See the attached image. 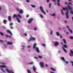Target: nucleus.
Returning a JSON list of instances; mask_svg holds the SVG:
<instances>
[{"mask_svg":"<svg viewBox=\"0 0 73 73\" xmlns=\"http://www.w3.org/2000/svg\"><path fill=\"white\" fill-rule=\"evenodd\" d=\"M52 33H53V31H51V32H50V35H52Z\"/></svg>","mask_w":73,"mask_h":73,"instance_id":"obj_40","label":"nucleus"},{"mask_svg":"<svg viewBox=\"0 0 73 73\" xmlns=\"http://www.w3.org/2000/svg\"><path fill=\"white\" fill-rule=\"evenodd\" d=\"M64 62H65V63H66V64L68 63V62L65 61V60H64Z\"/></svg>","mask_w":73,"mask_h":73,"instance_id":"obj_34","label":"nucleus"},{"mask_svg":"<svg viewBox=\"0 0 73 73\" xmlns=\"http://www.w3.org/2000/svg\"><path fill=\"white\" fill-rule=\"evenodd\" d=\"M8 20L9 21H11V16H8Z\"/></svg>","mask_w":73,"mask_h":73,"instance_id":"obj_14","label":"nucleus"},{"mask_svg":"<svg viewBox=\"0 0 73 73\" xmlns=\"http://www.w3.org/2000/svg\"><path fill=\"white\" fill-rule=\"evenodd\" d=\"M5 36H6V37H8L9 35H6Z\"/></svg>","mask_w":73,"mask_h":73,"instance_id":"obj_48","label":"nucleus"},{"mask_svg":"<svg viewBox=\"0 0 73 73\" xmlns=\"http://www.w3.org/2000/svg\"><path fill=\"white\" fill-rule=\"evenodd\" d=\"M59 30H61V28H60V27H59L58 29Z\"/></svg>","mask_w":73,"mask_h":73,"instance_id":"obj_64","label":"nucleus"},{"mask_svg":"<svg viewBox=\"0 0 73 73\" xmlns=\"http://www.w3.org/2000/svg\"><path fill=\"white\" fill-rule=\"evenodd\" d=\"M38 58H42V57L41 56H38Z\"/></svg>","mask_w":73,"mask_h":73,"instance_id":"obj_51","label":"nucleus"},{"mask_svg":"<svg viewBox=\"0 0 73 73\" xmlns=\"http://www.w3.org/2000/svg\"><path fill=\"white\" fill-rule=\"evenodd\" d=\"M40 66L41 68L44 67V63L42 62H40Z\"/></svg>","mask_w":73,"mask_h":73,"instance_id":"obj_10","label":"nucleus"},{"mask_svg":"<svg viewBox=\"0 0 73 73\" xmlns=\"http://www.w3.org/2000/svg\"><path fill=\"white\" fill-rule=\"evenodd\" d=\"M37 45V44L35 43L33 44V48L35 49H35L36 50V52L37 53H40V51H39V49L37 47H36V45Z\"/></svg>","mask_w":73,"mask_h":73,"instance_id":"obj_2","label":"nucleus"},{"mask_svg":"<svg viewBox=\"0 0 73 73\" xmlns=\"http://www.w3.org/2000/svg\"><path fill=\"white\" fill-rule=\"evenodd\" d=\"M16 10H17V11H18L20 14H22V13H23V11L22 9H19L18 8H17Z\"/></svg>","mask_w":73,"mask_h":73,"instance_id":"obj_4","label":"nucleus"},{"mask_svg":"<svg viewBox=\"0 0 73 73\" xmlns=\"http://www.w3.org/2000/svg\"><path fill=\"white\" fill-rule=\"evenodd\" d=\"M13 25V23H10L9 24V25Z\"/></svg>","mask_w":73,"mask_h":73,"instance_id":"obj_41","label":"nucleus"},{"mask_svg":"<svg viewBox=\"0 0 73 73\" xmlns=\"http://www.w3.org/2000/svg\"><path fill=\"white\" fill-rule=\"evenodd\" d=\"M26 1L27 3H29V2H30V1L28 0H26Z\"/></svg>","mask_w":73,"mask_h":73,"instance_id":"obj_36","label":"nucleus"},{"mask_svg":"<svg viewBox=\"0 0 73 73\" xmlns=\"http://www.w3.org/2000/svg\"><path fill=\"white\" fill-rule=\"evenodd\" d=\"M57 5L59 7L60 6V0H57Z\"/></svg>","mask_w":73,"mask_h":73,"instance_id":"obj_12","label":"nucleus"},{"mask_svg":"<svg viewBox=\"0 0 73 73\" xmlns=\"http://www.w3.org/2000/svg\"><path fill=\"white\" fill-rule=\"evenodd\" d=\"M69 31L71 33H73V31H72L70 29H69Z\"/></svg>","mask_w":73,"mask_h":73,"instance_id":"obj_29","label":"nucleus"},{"mask_svg":"<svg viewBox=\"0 0 73 73\" xmlns=\"http://www.w3.org/2000/svg\"><path fill=\"white\" fill-rule=\"evenodd\" d=\"M65 5H66V4H67V2H65Z\"/></svg>","mask_w":73,"mask_h":73,"instance_id":"obj_62","label":"nucleus"},{"mask_svg":"<svg viewBox=\"0 0 73 73\" xmlns=\"http://www.w3.org/2000/svg\"><path fill=\"white\" fill-rule=\"evenodd\" d=\"M52 16H54L56 15L54 14H52L51 15Z\"/></svg>","mask_w":73,"mask_h":73,"instance_id":"obj_43","label":"nucleus"},{"mask_svg":"<svg viewBox=\"0 0 73 73\" xmlns=\"http://www.w3.org/2000/svg\"><path fill=\"white\" fill-rule=\"evenodd\" d=\"M16 17V18H18L17 17V15L14 14V15H13V18H14V17Z\"/></svg>","mask_w":73,"mask_h":73,"instance_id":"obj_15","label":"nucleus"},{"mask_svg":"<svg viewBox=\"0 0 73 73\" xmlns=\"http://www.w3.org/2000/svg\"><path fill=\"white\" fill-rule=\"evenodd\" d=\"M5 70L6 71V72H7V73H14V72H12V70H11L10 71H9V70H8V68H6L5 69Z\"/></svg>","mask_w":73,"mask_h":73,"instance_id":"obj_6","label":"nucleus"},{"mask_svg":"<svg viewBox=\"0 0 73 73\" xmlns=\"http://www.w3.org/2000/svg\"><path fill=\"white\" fill-rule=\"evenodd\" d=\"M17 22H18L19 23H21V21H20V19L19 18H17Z\"/></svg>","mask_w":73,"mask_h":73,"instance_id":"obj_16","label":"nucleus"},{"mask_svg":"<svg viewBox=\"0 0 73 73\" xmlns=\"http://www.w3.org/2000/svg\"><path fill=\"white\" fill-rule=\"evenodd\" d=\"M27 72L28 73H31V71H30V70H29V69H27Z\"/></svg>","mask_w":73,"mask_h":73,"instance_id":"obj_23","label":"nucleus"},{"mask_svg":"<svg viewBox=\"0 0 73 73\" xmlns=\"http://www.w3.org/2000/svg\"><path fill=\"white\" fill-rule=\"evenodd\" d=\"M64 23H67V21H66V20L65 21Z\"/></svg>","mask_w":73,"mask_h":73,"instance_id":"obj_55","label":"nucleus"},{"mask_svg":"<svg viewBox=\"0 0 73 73\" xmlns=\"http://www.w3.org/2000/svg\"><path fill=\"white\" fill-rule=\"evenodd\" d=\"M33 20V18L29 19L27 21V23L28 24H30L32 23V21Z\"/></svg>","mask_w":73,"mask_h":73,"instance_id":"obj_7","label":"nucleus"},{"mask_svg":"<svg viewBox=\"0 0 73 73\" xmlns=\"http://www.w3.org/2000/svg\"><path fill=\"white\" fill-rule=\"evenodd\" d=\"M6 21H7V20H4L3 21V23H4V24H6Z\"/></svg>","mask_w":73,"mask_h":73,"instance_id":"obj_19","label":"nucleus"},{"mask_svg":"<svg viewBox=\"0 0 73 73\" xmlns=\"http://www.w3.org/2000/svg\"><path fill=\"white\" fill-rule=\"evenodd\" d=\"M60 58L62 60L64 61V57H62Z\"/></svg>","mask_w":73,"mask_h":73,"instance_id":"obj_24","label":"nucleus"},{"mask_svg":"<svg viewBox=\"0 0 73 73\" xmlns=\"http://www.w3.org/2000/svg\"><path fill=\"white\" fill-rule=\"evenodd\" d=\"M52 5V4L50 3H49V7L50 8L51 7V5Z\"/></svg>","mask_w":73,"mask_h":73,"instance_id":"obj_30","label":"nucleus"},{"mask_svg":"<svg viewBox=\"0 0 73 73\" xmlns=\"http://www.w3.org/2000/svg\"><path fill=\"white\" fill-rule=\"evenodd\" d=\"M24 35H25V36H27V34H26V33H25V34H24Z\"/></svg>","mask_w":73,"mask_h":73,"instance_id":"obj_54","label":"nucleus"},{"mask_svg":"<svg viewBox=\"0 0 73 73\" xmlns=\"http://www.w3.org/2000/svg\"><path fill=\"white\" fill-rule=\"evenodd\" d=\"M68 34H69V33L68 32L66 33V35H68Z\"/></svg>","mask_w":73,"mask_h":73,"instance_id":"obj_61","label":"nucleus"},{"mask_svg":"<svg viewBox=\"0 0 73 73\" xmlns=\"http://www.w3.org/2000/svg\"><path fill=\"white\" fill-rule=\"evenodd\" d=\"M11 29H13V27H10Z\"/></svg>","mask_w":73,"mask_h":73,"instance_id":"obj_56","label":"nucleus"},{"mask_svg":"<svg viewBox=\"0 0 73 73\" xmlns=\"http://www.w3.org/2000/svg\"><path fill=\"white\" fill-rule=\"evenodd\" d=\"M27 48H29L31 47V46H27Z\"/></svg>","mask_w":73,"mask_h":73,"instance_id":"obj_52","label":"nucleus"},{"mask_svg":"<svg viewBox=\"0 0 73 73\" xmlns=\"http://www.w3.org/2000/svg\"><path fill=\"white\" fill-rule=\"evenodd\" d=\"M39 8L41 12H43V13H44L45 15L46 14V13H45V11L43 10V9H42V6H39Z\"/></svg>","mask_w":73,"mask_h":73,"instance_id":"obj_3","label":"nucleus"},{"mask_svg":"<svg viewBox=\"0 0 73 73\" xmlns=\"http://www.w3.org/2000/svg\"><path fill=\"white\" fill-rule=\"evenodd\" d=\"M67 7L69 10H73V7L72 6H69L68 5H67Z\"/></svg>","mask_w":73,"mask_h":73,"instance_id":"obj_8","label":"nucleus"},{"mask_svg":"<svg viewBox=\"0 0 73 73\" xmlns=\"http://www.w3.org/2000/svg\"><path fill=\"white\" fill-rule=\"evenodd\" d=\"M64 48H68V47L67 46H66V45L64 44Z\"/></svg>","mask_w":73,"mask_h":73,"instance_id":"obj_33","label":"nucleus"},{"mask_svg":"<svg viewBox=\"0 0 73 73\" xmlns=\"http://www.w3.org/2000/svg\"><path fill=\"white\" fill-rule=\"evenodd\" d=\"M65 9H66V11L65 13V15L66 16V19L69 18V11L67 7H66V8H64V11H65Z\"/></svg>","mask_w":73,"mask_h":73,"instance_id":"obj_1","label":"nucleus"},{"mask_svg":"<svg viewBox=\"0 0 73 73\" xmlns=\"http://www.w3.org/2000/svg\"><path fill=\"white\" fill-rule=\"evenodd\" d=\"M0 34L2 36H3L4 35V34H3V33H2L1 32H0Z\"/></svg>","mask_w":73,"mask_h":73,"instance_id":"obj_31","label":"nucleus"},{"mask_svg":"<svg viewBox=\"0 0 73 73\" xmlns=\"http://www.w3.org/2000/svg\"><path fill=\"white\" fill-rule=\"evenodd\" d=\"M17 16L18 17H19V18H20V19H21V16H20V15L19 14H18V15Z\"/></svg>","mask_w":73,"mask_h":73,"instance_id":"obj_21","label":"nucleus"},{"mask_svg":"<svg viewBox=\"0 0 73 73\" xmlns=\"http://www.w3.org/2000/svg\"><path fill=\"white\" fill-rule=\"evenodd\" d=\"M25 46H23L22 48V49H24V48H25Z\"/></svg>","mask_w":73,"mask_h":73,"instance_id":"obj_38","label":"nucleus"},{"mask_svg":"<svg viewBox=\"0 0 73 73\" xmlns=\"http://www.w3.org/2000/svg\"><path fill=\"white\" fill-rule=\"evenodd\" d=\"M46 2L47 3H48L49 2V0H47Z\"/></svg>","mask_w":73,"mask_h":73,"instance_id":"obj_49","label":"nucleus"},{"mask_svg":"<svg viewBox=\"0 0 73 73\" xmlns=\"http://www.w3.org/2000/svg\"><path fill=\"white\" fill-rule=\"evenodd\" d=\"M28 17H29V15H27L26 17H27V18H28Z\"/></svg>","mask_w":73,"mask_h":73,"instance_id":"obj_50","label":"nucleus"},{"mask_svg":"<svg viewBox=\"0 0 73 73\" xmlns=\"http://www.w3.org/2000/svg\"><path fill=\"white\" fill-rule=\"evenodd\" d=\"M61 44L62 45V44H63V42H61Z\"/></svg>","mask_w":73,"mask_h":73,"instance_id":"obj_63","label":"nucleus"},{"mask_svg":"<svg viewBox=\"0 0 73 73\" xmlns=\"http://www.w3.org/2000/svg\"><path fill=\"white\" fill-rule=\"evenodd\" d=\"M36 40L35 38L33 37H31V38H30L29 39L28 41L29 42H30V41H34V40Z\"/></svg>","mask_w":73,"mask_h":73,"instance_id":"obj_5","label":"nucleus"},{"mask_svg":"<svg viewBox=\"0 0 73 73\" xmlns=\"http://www.w3.org/2000/svg\"><path fill=\"white\" fill-rule=\"evenodd\" d=\"M6 32H8V33H10L11 35L12 36V33L11 32V31L9 30H7L6 31Z\"/></svg>","mask_w":73,"mask_h":73,"instance_id":"obj_11","label":"nucleus"},{"mask_svg":"<svg viewBox=\"0 0 73 73\" xmlns=\"http://www.w3.org/2000/svg\"><path fill=\"white\" fill-rule=\"evenodd\" d=\"M64 44H66V40L64 39Z\"/></svg>","mask_w":73,"mask_h":73,"instance_id":"obj_46","label":"nucleus"},{"mask_svg":"<svg viewBox=\"0 0 73 73\" xmlns=\"http://www.w3.org/2000/svg\"><path fill=\"white\" fill-rule=\"evenodd\" d=\"M34 58H36V59H38V58L37 57H34Z\"/></svg>","mask_w":73,"mask_h":73,"instance_id":"obj_58","label":"nucleus"},{"mask_svg":"<svg viewBox=\"0 0 73 73\" xmlns=\"http://www.w3.org/2000/svg\"><path fill=\"white\" fill-rule=\"evenodd\" d=\"M56 35L57 36H60V34H59V33H58V32H56Z\"/></svg>","mask_w":73,"mask_h":73,"instance_id":"obj_20","label":"nucleus"},{"mask_svg":"<svg viewBox=\"0 0 73 73\" xmlns=\"http://www.w3.org/2000/svg\"><path fill=\"white\" fill-rule=\"evenodd\" d=\"M61 12L62 15H64V12H63V10H61Z\"/></svg>","mask_w":73,"mask_h":73,"instance_id":"obj_22","label":"nucleus"},{"mask_svg":"<svg viewBox=\"0 0 73 73\" xmlns=\"http://www.w3.org/2000/svg\"><path fill=\"white\" fill-rule=\"evenodd\" d=\"M7 45H12V43L8 42L7 43Z\"/></svg>","mask_w":73,"mask_h":73,"instance_id":"obj_18","label":"nucleus"},{"mask_svg":"<svg viewBox=\"0 0 73 73\" xmlns=\"http://www.w3.org/2000/svg\"><path fill=\"white\" fill-rule=\"evenodd\" d=\"M31 6L32 7H33V8H35V7H36V6L33 5H31Z\"/></svg>","mask_w":73,"mask_h":73,"instance_id":"obj_26","label":"nucleus"},{"mask_svg":"<svg viewBox=\"0 0 73 73\" xmlns=\"http://www.w3.org/2000/svg\"><path fill=\"white\" fill-rule=\"evenodd\" d=\"M60 37L61 38H62V36L61 35H60Z\"/></svg>","mask_w":73,"mask_h":73,"instance_id":"obj_60","label":"nucleus"},{"mask_svg":"<svg viewBox=\"0 0 73 73\" xmlns=\"http://www.w3.org/2000/svg\"><path fill=\"white\" fill-rule=\"evenodd\" d=\"M54 46H57L58 45V42H54Z\"/></svg>","mask_w":73,"mask_h":73,"instance_id":"obj_9","label":"nucleus"},{"mask_svg":"<svg viewBox=\"0 0 73 73\" xmlns=\"http://www.w3.org/2000/svg\"><path fill=\"white\" fill-rule=\"evenodd\" d=\"M6 66L5 65H1L0 66V68H6Z\"/></svg>","mask_w":73,"mask_h":73,"instance_id":"obj_13","label":"nucleus"},{"mask_svg":"<svg viewBox=\"0 0 73 73\" xmlns=\"http://www.w3.org/2000/svg\"><path fill=\"white\" fill-rule=\"evenodd\" d=\"M42 46H44V47H45V46H46L45 44H42Z\"/></svg>","mask_w":73,"mask_h":73,"instance_id":"obj_39","label":"nucleus"},{"mask_svg":"<svg viewBox=\"0 0 73 73\" xmlns=\"http://www.w3.org/2000/svg\"><path fill=\"white\" fill-rule=\"evenodd\" d=\"M66 27H67V28H68V30H69V29H69V27H68V26H66Z\"/></svg>","mask_w":73,"mask_h":73,"instance_id":"obj_44","label":"nucleus"},{"mask_svg":"<svg viewBox=\"0 0 73 73\" xmlns=\"http://www.w3.org/2000/svg\"><path fill=\"white\" fill-rule=\"evenodd\" d=\"M50 69L51 70H53V71H56V70L55 69L53 68H50Z\"/></svg>","mask_w":73,"mask_h":73,"instance_id":"obj_25","label":"nucleus"},{"mask_svg":"<svg viewBox=\"0 0 73 73\" xmlns=\"http://www.w3.org/2000/svg\"><path fill=\"white\" fill-rule=\"evenodd\" d=\"M64 52L66 53V50H65V48L64 49Z\"/></svg>","mask_w":73,"mask_h":73,"instance_id":"obj_45","label":"nucleus"},{"mask_svg":"<svg viewBox=\"0 0 73 73\" xmlns=\"http://www.w3.org/2000/svg\"><path fill=\"white\" fill-rule=\"evenodd\" d=\"M69 38L71 40H73V36H70V37Z\"/></svg>","mask_w":73,"mask_h":73,"instance_id":"obj_32","label":"nucleus"},{"mask_svg":"<svg viewBox=\"0 0 73 73\" xmlns=\"http://www.w3.org/2000/svg\"><path fill=\"white\" fill-rule=\"evenodd\" d=\"M0 63H1V64H5L4 63L0 62Z\"/></svg>","mask_w":73,"mask_h":73,"instance_id":"obj_59","label":"nucleus"},{"mask_svg":"<svg viewBox=\"0 0 73 73\" xmlns=\"http://www.w3.org/2000/svg\"><path fill=\"white\" fill-rule=\"evenodd\" d=\"M1 70L3 72H5V73H6V72L5 71V70H4V69L3 68H1Z\"/></svg>","mask_w":73,"mask_h":73,"instance_id":"obj_27","label":"nucleus"},{"mask_svg":"<svg viewBox=\"0 0 73 73\" xmlns=\"http://www.w3.org/2000/svg\"><path fill=\"white\" fill-rule=\"evenodd\" d=\"M70 13L72 14V15H73V11H70Z\"/></svg>","mask_w":73,"mask_h":73,"instance_id":"obj_35","label":"nucleus"},{"mask_svg":"<svg viewBox=\"0 0 73 73\" xmlns=\"http://www.w3.org/2000/svg\"><path fill=\"white\" fill-rule=\"evenodd\" d=\"M62 48L64 51V44H63V46H62Z\"/></svg>","mask_w":73,"mask_h":73,"instance_id":"obj_28","label":"nucleus"},{"mask_svg":"<svg viewBox=\"0 0 73 73\" xmlns=\"http://www.w3.org/2000/svg\"><path fill=\"white\" fill-rule=\"evenodd\" d=\"M33 62H31L30 63H29V64H33Z\"/></svg>","mask_w":73,"mask_h":73,"instance_id":"obj_42","label":"nucleus"},{"mask_svg":"<svg viewBox=\"0 0 73 73\" xmlns=\"http://www.w3.org/2000/svg\"><path fill=\"white\" fill-rule=\"evenodd\" d=\"M52 1L53 2H56V0H52Z\"/></svg>","mask_w":73,"mask_h":73,"instance_id":"obj_53","label":"nucleus"},{"mask_svg":"<svg viewBox=\"0 0 73 73\" xmlns=\"http://www.w3.org/2000/svg\"><path fill=\"white\" fill-rule=\"evenodd\" d=\"M39 15H40V16L41 17V18H42L43 17H42V15H41V14H39Z\"/></svg>","mask_w":73,"mask_h":73,"instance_id":"obj_37","label":"nucleus"},{"mask_svg":"<svg viewBox=\"0 0 73 73\" xmlns=\"http://www.w3.org/2000/svg\"><path fill=\"white\" fill-rule=\"evenodd\" d=\"M36 68H35V66H33V70H34V72H36Z\"/></svg>","mask_w":73,"mask_h":73,"instance_id":"obj_17","label":"nucleus"},{"mask_svg":"<svg viewBox=\"0 0 73 73\" xmlns=\"http://www.w3.org/2000/svg\"><path fill=\"white\" fill-rule=\"evenodd\" d=\"M68 4H69V5H71V3L70 2H68Z\"/></svg>","mask_w":73,"mask_h":73,"instance_id":"obj_57","label":"nucleus"},{"mask_svg":"<svg viewBox=\"0 0 73 73\" xmlns=\"http://www.w3.org/2000/svg\"><path fill=\"white\" fill-rule=\"evenodd\" d=\"M34 30L35 31H36V30H37V28H36V27H35L34 28Z\"/></svg>","mask_w":73,"mask_h":73,"instance_id":"obj_47","label":"nucleus"}]
</instances>
